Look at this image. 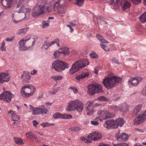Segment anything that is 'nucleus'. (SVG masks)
<instances>
[{
  "label": "nucleus",
  "mask_w": 146,
  "mask_h": 146,
  "mask_svg": "<svg viewBox=\"0 0 146 146\" xmlns=\"http://www.w3.org/2000/svg\"><path fill=\"white\" fill-rule=\"evenodd\" d=\"M69 88L72 90L73 91L74 93L75 94L77 93L78 92L77 89L75 87L71 86Z\"/></svg>",
  "instance_id": "55"
},
{
  "label": "nucleus",
  "mask_w": 146,
  "mask_h": 146,
  "mask_svg": "<svg viewBox=\"0 0 146 146\" xmlns=\"http://www.w3.org/2000/svg\"><path fill=\"white\" fill-rule=\"evenodd\" d=\"M14 97V95L9 91H5L0 95V99L4 101L7 103H10L12 98Z\"/></svg>",
  "instance_id": "10"
},
{
  "label": "nucleus",
  "mask_w": 146,
  "mask_h": 146,
  "mask_svg": "<svg viewBox=\"0 0 146 146\" xmlns=\"http://www.w3.org/2000/svg\"><path fill=\"white\" fill-rule=\"evenodd\" d=\"M128 107L126 104L120 105V111L124 114L128 111Z\"/></svg>",
  "instance_id": "25"
},
{
  "label": "nucleus",
  "mask_w": 146,
  "mask_h": 146,
  "mask_svg": "<svg viewBox=\"0 0 146 146\" xmlns=\"http://www.w3.org/2000/svg\"><path fill=\"white\" fill-rule=\"evenodd\" d=\"M31 12L32 17L36 18L43 14L44 11L40 4L37 2L35 5L32 9Z\"/></svg>",
  "instance_id": "8"
},
{
  "label": "nucleus",
  "mask_w": 146,
  "mask_h": 146,
  "mask_svg": "<svg viewBox=\"0 0 146 146\" xmlns=\"http://www.w3.org/2000/svg\"><path fill=\"white\" fill-rule=\"evenodd\" d=\"M100 45L101 47L106 51H109L110 48L108 46H106L105 45L102 44H101Z\"/></svg>",
  "instance_id": "50"
},
{
  "label": "nucleus",
  "mask_w": 146,
  "mask_h": 146,
  "mask_svg": "<svg viewBox=\"0 0 146 146\" xmlns=\"http://www.w3.org/2000/svg\"><path fill=\"white\" fill-rule=\"evenodd\" d=\"M142 107V105L139 104L133 110L132 113L133 116H135L139 112Z\"/></svg>",
  "instance_id": "24"
},
{
  "label": "nucleus",
  "mask_w": 146,
  "mask_h": 146,
  "mask_svg": "<svg viewBox=\"0 0 146 146\" xmlns=\"http://www.w3.org/2000/svg\"><path fill=\"white\" fill-rule=\"evenodd\" d=\"M37 1L40 4L44 11L48 12L53 11V1L48 2L46 0H37Z\"/></svg>",
  "instance_id": "9"
},
{
  "label": "nucleus",
  "mask_w": 146,
  "mask_h": 146,
  "mask_svg": "<svg viewBox=\"0 0 146 146\" xmlns=\"http://www.w3.org/2000/svg\"><path fill=\"white\" fill-rule=\"evenodd\" d=\"M112 61L113 62L115 63L116 64H119L120 63H119L118 60L116 59L115 58H114L112 60Z\"/></svg>",
  "instance_id": "59"
},
{
  "label": "nucleus",
  "mask_w": 146,
  "mask_h": 146,
  "mask_svg": "<svg viewBox=\"0 0 146 146\" xmlns=\"http://www.w3.org/2000/svg\"><path fill=\"white\" fill-rule=\"evenodd\" d=\"M14 39V37L13 36L11 38H7L6 39V40L8 42H10L12 41Z\"/></svg>",
  "instance_id": "64"
},
{
  "label": "nucleus",
  "mask_w": 146,
  "mask_h": 146,
  "mask_svg": "<svg viewBox=\"0 0 146 146\" xmlns=\"http://www.w3.org/2000/svg\"><path fill=\"white\" fill-rule=\"evenodd\" d=\"M9 80L10 76L8 74L0 73V83L3 84L5 82H7Z\"/></svg>",
  "instance_id": "16"
},
{
  "label": "nucleus",
  "mask_w": 146,
  "mask_h": 146,
  "mask_svg": "<svg viewBox=\"0 0 146 146\" xmlns=\"http://www.w3.org/2000/svg\"><path fill=\"white\" fill-rule=\"evenodd\" d=\"M146 119V110L141 115L139 114L134 120V124L138 125L143 123Z\"/></svg>",
  "instance_id": "12"
},
{
  "label": "nucleus",
  "mask_w": 146,
  "mask_h": 146,
  "mask_svg": "<svg viewBox=\"0 0 146 146\" xmlns=\"http://www.w3.org/2000/svg\"><path fill=\"white\" fill-rule=\"evenodd\" d=\"M71 102H69L68 103V106L66 108V110L68 111H72L73 109V106L72 105V104H70Z\"/></svg>",
  "instance_id": "35"
},
{
  "label": "nucleus",
  "mask_w": 146,
  "mask_h": 146,
  "mask_svg": "<svg viewBox=\"0 0 146 146\" xmlns=\"http://www.w3.org/2000/svg\"><path fill=\"white\" fill-rule=\"evenodd\" d=\"M139 19L142 23H143L146 22V11L140 15Z\"/></svg>",
  "instance_id": "27"
},
{
  "label": "nucleus",
  "mask_w": 146,
  "mask_h": 146,
  "mask_svg": "<svg viewBox=\"0 0 146 146\" xmlns=\"http://www.w3.org/2000/svg\"><path fill=\"white\" fill-rule=\"evenodd\" d=\"M128 138L127 134L125 133H121L117 137V139L119 141H124L127 140Z\"/></svg>",
  "instance_id": "20"
},
{
  "label": "nucleus",
  "mask_w": 146,
  "mask_h": 146,
  "mask_svg": "<svg viewBox=\"0 0 146 146\" xmlns=\"http://www.w3.org/2000/svg\"><path fill=\"white\" fill-rule=\"evenodd\" d=\"M33 125L36 127H37V125L39 124L38 122L35 120L33 121Z\"/></svg>",
  "instance_id": "61"
},
{
  "label": "nucleus",
  "mask_w": 146,
  "mask_h": 146,
  "mask_svg": "<svg viewBox=\"0 0 146 146\" xmlns=\"http://www.w3.org/2000/svg\"><path fill=\"white\" fill-rule=\"evenodd\" d=\"M23 2L21 0H19V2L18 3L16 6L17 8H19L21 5L22 3Z\"/></svg>",
  "instance_id": "60"
},
{
  "label": "nucleus",
  "mask_w": 146,
  "mask_h": 146,
  "mask_svg": "<svg viewBox=\"0 0 146 146\" xmlns=\"http://www.w3.org/2000/svg\"><path fill=\"white\" fill-rule=\"evenodd\" d=\"M83 108V103L81 102L77 106L75 107V109L78 112L82 111Z\"/></svg>",
  "instance_id": "26"
},
{
  "label": "nucleus",
  "mask_w": 146,
  "mask_h": 146,
  "mask_svg": "<svg viewBox=\"0 0 146 146\" xmlns=\"http://www.w3.org/2000/svg\"><path fill=\"white\" fill-rule=\"evenodd\" d=\"M14 141L17 144L21 145L24 143L23 139L18 137H14Z\"/></svg>",
  "instance_id": "29"
},
{
  "label": "nucleus",
  "mask_w": 146,
  "mask_h": 146,
  "mask_svg": "<svg viewBox=\"0 0 146 146\" xmlns=\"http://www.w3.org/2000/svg\"><path fill=\"white\" fill-rule=\"evenodd\" d=\"M76 4L79 7L82 6L84 3V0H76Z\"/></svg>",
  "instance_id": "36"
},
{
  "label": "nucleus",
  "mask_w": 146,
  "mask_h": 146,
  "mask_svg": "<svg viewBox=\"0 0 146 146\" xmlns=\"http://www.w3.org/2000/svg\"><path fill=\"white\" fill-rule=\"evenodd\" d=\"M29 39L30 38H29L25 40H21L19 42V49L20 50L25 51L29 48L30 46H29V48H28L27 46L25 45V42Z\"/></svg>",
  "instance_id": "17"
},
{
  "label": "nucleus",
  "mask_w": 146,
  "mask_h": 146,
  "mask_svg": "<svg viewBox=\"0 0 146 146\" xmlns=\"http://www.w3.org/2000/svg\"><path fill=\"white\" fill-rule=\"evenodd\" d=\"M31 77L29 73L28 72H23V74L21 76V78L23 82L24 83H28L29 82V80L31 79Z\"/></svg>",
  "instance_id": "15"
},
{
  "label": "nucleus",
  "mask_w": 146,
  "mask_h": 146,
  "mask_svg": "<svg viewBox=\"0 0 146 146\" xmlns=\"http://www.w3.org/2000/svg\"><path fill=\"white\" fill-rule=\"evenodd\" d=\"M27 31V29L26 28H23L21 29H20L19 30V31L17 32L16 34L17 35H20L22 33H26Z\"/></svg>",
  "instance_id": "38"
},
{
  "label": "nucleus",
  "mask_w": 146,
  "mask_h": 146,
  "mask_svg": "<svg viewBox=\"0 0 146 146\" xmlns=\"http://www.w3.org/2000/svg\"><path fill=\"white\" fill-rule=\"evenodd\" d=\"M96 136L93 138V140L97 141L100 139L102 137L100 133H97Z\"/></svg>",
  "instance_id": "45"
},
{
  "label": "nucleus",
  "mask_w": 146,
  "mask_h": 146,
  "mask_svg": "<svg viewBox=\"0 0 146 146\" xmlns=\"http://www.w3.org/2000/svg\"><path fill=\"white\" fill-rule=\"evenodd\" d=\"M52 78H53V80L54 81H57V80H60L62 79V76L60 75H57L55 76L52 77Z\"/></svg>",
  "instance_id": "46"
},
{
  "label": "nucleus",
  "mask_w": 146,
  "mask_h": 146,
  "mask_svg": "<svg viewBox=\"0 0 146 146\" xmlns=\"http://www.w3.org/2000/svg\"><path fill=\"white\" fill-rule=\"evenodd\" d=\"M115 120L112 119L107 120L104 122V126L106 129H116L117 126L115 125Z\"/></svg>",
  "instance_id": "13"
},
{
  "label": "nucleus",
  "mask_w": 146,
  "mask_h": 146,
  "mask_svg": "<svg viewBox=\"0 0 146 146\" xmlns=\"http://www.w3.org/2000/svg\"><path fill=\"white\" fill-rule=\"evenodd\" d=\"M110 108L115 111H120V105L118 106L113 105L110 106Z\"/></svg>",
  "instance_id": "30"
},
{
  "label": "nucleus",
  "mask_w": 146,
  "mask_h": 146,
  "mask_svg": "<svg viewBox=\"0 0 146 146\" xmlns=\"http://www.w3.org/2000/svg\"><path fill=\"white\" fill-rule=\"evenodd\" d=\"M59 41V40L58 39L56 38L54 40L52 41L51 43H50V46L52 44H54L55 43H57Z\"/></svg>",
  "instance_id": "54"
},
{
  "label": "nucleus",
  "mask_w": 146,
  "mask_h": 146,
  "mask_svg": "<svg viewBox=\"0 0 146 146\" xmlns=\"http://www.w3.org/2000/svg\"><path fill=\"white\" fill-rule=\"evenodd\" d=\"M90 56L92 58H96L98 57V55L93 51L91 52V53L90 54Z\"/></svg>",
  "instance_id": "39"
},
{
  "label": "nucleus",
  "mask_w": 146,
  "mask_h": 146,
  "mask_svg": "<svg viewBox=\"0 0 146 146\" xmlns=\"http://www.w3.org/2000/svg\"><path fill=\"white\" fill-rule=\"evenodd\" d=\"M30 109L32 111V114L33 115H36L40 114V108H34L31 105L29 106Z\"/></svg>",
  "instance_id": "23"
},
{
  "label": "nucleus",
  "mask_w": 146,
  "mask_h": 146,
  "mask_svg": "<svg viewBox=\"0 0 146 146\" xmlns=\"http://www.w3.org/2000/svg\"><path fill=\"white\" fill-rule=\"evenodd\" d=\"M72 117V115L70 114L67 115L66 114H62L61 118L63 119H67L71 118Z\"/></svg>",
  "instance_id": "34"
},
{
  "label": "nucleus",
  "mask_w": 146,
  "mask_h": 146,
  "mask_svg": "<svg viewBox=\"0 0 146 146\" xmlns=\"http://www.w3.org/2000/svg\"><path fill=\"white\" fill-rule=\"evenodd\" d=\"M133 3L135 5L138 4L141 2V0H131Z\"/></svg>",
  "instance_id": "53"
},
{
  "label": "nucleus",
  "mask_w": 146,
  "mask_h": 146,
  "mask_svg": "<svg viewBox=\"0 0 146 146\" xmlns=\"http://www.w3.org/2000/svg\"><path fill=\"white\" fill-rule=\"evenodd\" d=\"M91 123L92 124L95 125H97L99 124V123L98 122L96 121H91Z\"/></svg>",
  "instance_id": "63"
},
{
  "label": "nucleus",
  "mask_w": 146,
  "mask_h": 146,
  "mask_svg": "<svg viewBox=\"0 0 146 146\" xmlns=\"http://www.w3.org/2000/svg\"><path fill=\"white\" fill-rule=\"evenodd\" d=\"M31 12L32 17L36 18L43 14L44 11L40 4L37 2L35 5L32 9Z\"/></svg>",
  "instance_id": "6"
},
{
  "label": "nucleus",
  "mask_w": 146,
  "mask_h": 146,
  "mask_svg": "<svg viewBox=\"0 0 146 146\" xmlns=\"http://www.w3.org/2000/svg\"><path fill=\"white\" fill-rule=\"evenodd\" d=\"M89 63V62L88 60L84 59H80L78 61L74 62L70 70V74L75 73L78 71L80 68L88 65Z\"/></svg>",
  "instance_id": "2"
},
{
  "label": "nucleus",
  "mask_w": 146,
  "mask_h": 146,
  "mask_svg": "<svg viewBox=\"0 0 146 146\" xmlns=\"http://www.w3.org/2000/svg\"><path fill=\"white\" fill-rule=\"evenodd\" d=\"M122 82L121 78L115 76L110 78H106L103 81L104 86L108 90L116 86L118 83Z\"/></svg>",
  "instance_id": "1"
},
{
  "label": "nucleus",
  "mask_w": 146,
  "mask_h": 146,
  "mask_svg": "<svg viewBox=\"0 0 146 146\" xmlns=\"http://www.w3.org/2000/svg\"><path fill=\"white\" fill-rule=\"evenodd\" d=\"M70 53L69 48L67 47H63V54L65 55H68Z\"/></svg>",
  "instance_id": "37"
},
{
  "label": "nucleus",
  "mask_w": 146,
  "mask_h": 146,
  "mask_svg": "<svg viewBox=\"0 0 146 146\" xmlns=\"http://www.w3.org/2000/svg\"><path fill=\"white\" fill-rule=\"evenodd\" d=\"M62 114L60 113H55L53 115V117L54 118H61Z\"/></svg>",
  "instance_id": "49"
},
{
  "label": "nucleus",
  "mask_w": 146,
  "mask_h": 146,
  "mask_svg": "<svg viewBox=\"0 0 146 146\" xmlns=\"http://www.w3.org/2000/svg\"><path fill=\"white\" fill-rule=\"evenodd\" d=\"M50 46V45L49 43H46L42 45V46L41 47V48L42 49V50L43 48L45 50H47L49 48Z\"/></svg>",
  "instance_id": "40"
},
{
  "label": "nucleus",
  "mask_w": 146,
  "mask_h": 146,
  "mask_svg": "<svg viewBox=\"0 0 146 146\" xmlns=\"http://www.w3.org/2000/svg\"><path fill=\"white\" fill-rule=\"evenodd\" d=\"M69 129L72 131L77 132L80 130L81 129L80 127H76L70 128Z\"/></svg>",
  "instance_id": "44"
},
{
  "label": "nucleus",
  "mask_w": 146,
  "mask_h": 146,
  "mask_svg": "<svg viewBox=\"0 0 146 146\" xmlns=\"http://www.w3.org/2000/svg\"><path fill=\"white\" fill-rule=\"evenodd\" d=\"M81 78H83L88 77L89 76V73L88 72H83L81 74Z\"/></svg>",
  "instance_id": "51"
},
{
  "label": "nucleus",
  "mask_w": 146,
  "mask_h": 146,
  "mask_svg": "<svg viewBox=\"0 0 146 146\" xmlns=\"http://www.w3.org/2000/svg\"><path fill=\"white\" fill-rule=\"evenodd\" d=\"M88 88V94L91 96L96 93H102L103 92L102 85L98 84L89 85Z\"/></svg>",
  "instance_id": "5"
},
{
  "label": "nucleus",
  "mask_w": 146,
  "mask_h": 146,
  "mask_svg": "<svg viewBox=\"0 0 146 146\" xmlns=\"http://www.w3.org/2000/svg\"><path fill=\"white\" fill-rule=\"evenodd\" d=\"M85 109L87 112V114L88 115H91L94 112V110H93L90 109L88 107H86Z\"/></svg>",
  "instance_id": "32"
},
{
  "label": "nucleus",
  "mask_w": 146,
  "mask_h": 146,
  "mask_svg": "<svg viewBox=\"0 0 146 146\" xmlns=\"http://www.w3.org/2000/svg\"><path fill=\"white\" fill-rule=\"evenodd\" d=\"M113 146H129V145L126 143H120L117 144H113Z\"/></svg>",
  "instance_id": "47"
},
{
  "label": "nucleus",
  "mask_w": 146,
  "mask_h": 146,
  "mask_svg": "<svg viewBox=\"0 0 146 146\" xmlns=\"http://www.w3.org/2000/svg\"><path fill=\"white\" fill-rule=\"evenodd\" d=\"M31 12L32 17L36 18L43 14L44 11L40 4L37 2L35 5L32 9Z\"/></svg>",
  "instance_id": "7"
},
{
  "label": "nucleus",
  "mask_w": 146,
  "mask_h": 146,
  "mask_svg": "<svg viewBox=\"0 0 146 146\" xmlns=\"http://www.w3.org/2000/svg\"><path fill=\"white\" fill-rule=\"evenodd\" d=\"M57 12L58 15L62 16L64 15L66 13L65 10L63 7L60 8L58 9Z\"/></svg>",
  "instance_id": "28"
},
{
  "label": "nucleus",
  "mask_w": 146,
  "mask_h": 146,
  "mask_svg": "<svg viewBox=\"0 0 146 146\" xmlns=\"http://www.w3.org/2000/svg\"><path fill=\"white\" fill-rule=\"evenodd\" d=\"M120 0H111L109 2V4L111 5L114 2L115 4L118 5L119 3Z\"/></svg>",
  "instance_id": "48"
},
{
  "label": "nucleus",
  "mask_w": 146,
  "mask_h": 146,
  "mask_svg": "<svg viewBox=\"0 0 146 146\" xmlns=\"http://www.w3.org/2000/svg\"><path fill=\"white\" fill-rule=\"evenodd\" d=\"M42 28H45L46 27H48L49 24L48 23H46V22L44 21H42Z\"/></svg>",
  "instance_id": "52"
},
{
  "label": "nucleus",
  "mask_w": 146,
  "mask_h": 146,
  "mask_svg": "<svg viewBox=\"0 0 146 146\" xmlns=\"http://www.w3.org/2000/svg\"><path fill=\"white\" fill-rule=\"evenodd\" d=\"M60 55V54L56 50V51L54 54V58H56L58 56Z\"/></svg>",
  "instance_id": "57"
},
{
  "label": "nucleus",
  "mask_w": 146,
  "mask_h": 146,
  "mask_svg": "<svg viewBox=\"0 0 146 146\" xmlns=\"http://www.w3.org/2000/svg\"><path fill=\"white\" fill-rule=\"evenodd\" d=\"M70 102L71 103V104H72V105L73 107H74V108L77 106L79 104L80 102L78 100Z\"/></svg>",
  "instance_id": "41"
},
{
  "label": "nucleus",
  "mask_w": 146,
  "mask_h": 146,
  "mask_svg": "<svg viewBox=\"0 0 146 146\" xmlns=\"http://www.w3.org/2000/svg\"><path fill=\"white\" fill-rule=\"evenodd\" d=\"M13 0H1V3L5 9L11 8L12 7Z\"/></svg>",
  "instance_id": "18"
},
{
  "label": "nucleus",
  "mask_w": 146,
  "mask_h": 146,
  "mask_svg": "<svg viewBox=\"0 0 146 146\" xmlns=\"http://www.w3.org/2000/svg\"><path fill=\"white\" fill-rule=\"evenodd\" d=\"M35 90L36 88L32 85H25L22 88L21 95L23 97H29L34 93Z\"/></svg>",
  "instance_id": "3"
},
{
  "label": "nucleus",
  "mask_w": 146,
  "mask_h": 146,
  "mask_svg": "<svg viewBox=\"0 0 146 146\" xmlns=\"http://www.w3.org/2000/svg\"><path fill=\"white\" fill-rule=\"evenodd\" d=\"M40 114H45L47 113L48 111V110L46 108H40Z\"/></svg>",
  "instance_id": "33"
},
{
  "label": "nucleus",
  "mask_w": 146,
  "mask_h": 146,
  "mask_svg": "<svg viewBox=\"0 0 146 146\" xmlns=\"http://www.w3.org/2000/svg\"><path fill=\"white\" fill-rule=\"evenodd\" d=\"M121 5H123L122 8L123 11L129 8L131 6L130 3L127 0H123L121 1Z\"/></svg>",
  "instance_id": "19"
},
{
  "label": "nucleus",
  "mask_w": 146,
  "mask_h": 146,
  "mask_svg": "<svg viewBox=\"0 0 146 146\" xmlns=\"http://www.w3.org/2000/svg\"><path fill=\"white\" fill-rule=\"evenodd\" d=\"M141 80V78L139 77L138 78L136 77H131L128 81V84L130 86H137Z\"/></svg>",
  "instance_id": "14"
},
{
  "label": "nucleus",
  "mask_w": 146,
  "mask_h": 146,
  "mask_svg": "<svg viewBox=\"0 0 146 146\" xmlns=\"http://www.w3.org/2000/svg\"><path fill=\"white\" fill-rule=\"evenodd\" d=\"M68 68V64L61 60H57L55 61L52 64V69H54L58 72H61L66 68Z\"/></svg>",
  "instance_id": "4"
},
{
  "label": "nucleus",
  "mask_w": 146,
  "mask_h": 146,
  "mask_svg": "<svg viewBox=\"0 0 146 146\" xmlns=\"http://www.w3.org/2000/svg\"><path fill=\"white\" fill-rule=\"evenodd\" d=\"M54 124H49L48 122H46L44 123H42L40 124V125L42 126L43 127H46L50 126L52 125H53Z\"/></svg>",
  "instance_id": "42"
},
{
  "label": "nucleus",
  "mask_w": 146,
  "mask_h": 146,
  "mask_svg": "<svg viewBox=\"0 0 146 146\" xmlns=\"http://www.w3.org/2000/svg\"><path fill=\"white\" fill-rule=\"evenodd\" d=\"M19 117L18 115H12V120L15 121L13 123L14 124H17L18 122V120L19 119Z\"/></svg>",
  "instance_id": "31"
},
{
  "label": "nucleus",
  "mask_w": 146,
  "mask_h": 146,
  "mask_svg": "<svg viewBox=\"0 0 146 146\" xmlns=\"http://www.w3.org/2000/svg\"><path fill=\"white\" fill-rule=\"evenodd\" d=\"M93 103L94 102L93 101H89L87 102L86 104H88V106L89 107H91Z\"/></svg>",
  "instance_id": "62"
},
{
  "label": "nucleus",
  "mask_w": 146,
  "mask_h": 146,
  "mask_svg": "<svg viewBox=\"0 0 146 146\" xmlns=\"http://www.w3.org/2000/svg\"><path fill=\"white\" fill-rule=\"evenodd\" d=\"M141 93L143 95L146 96V86L143 88V90L141 92Z\"/></svg>",
  "instance_id": "56"
},
{
  "label": "nucleus",
  "mask_w": 146,
  "mask_h": 146,
  "mask_svg": "<svg viewBox=\"0 0 146 146\" xmlns=\"http://www.w3.org/2000/svg\"><path fill=\"white\" fill-rule=\"evenodd\" d=\"M62 7V5L61 3V0H58L56 2H55L54 3L53 2V5L52 6L53 11L55 12L56 11V9H58L61 8Z\"/></svg>",
  "instance_id": "22"
},
{
  "label": "nucleus",
  "mask_w": 146,
  "mask_h": 146,
  "mask_svg": "<svg viewBox=\"0 0 146 146\" xmlns=\"http://www.w3.org/2000/svg\"><path fill=\"white\" fill-rule=\"evenodd\" d=\"M115 125H117V128L118 126L122 127L124 124L125 121L124 119L121 118H119L115 120Z\"/></svg>",
  "instance_id": "21"
},
{
  "label": "nucleus",
  "mask_w": 146,
  "mask_h": 146,
  "mask_svg": "<svg viewBox=\"0 0 146 146\" xmlns=\"http://www.w3.org/2000/svg\"><path fill=\"white\" fill-rule=\"evenodd\" d=\"M97 100H99L100 101H106L108 100L107 98L105 96H101L98 97Z\"/></svg>",
  "instance_id": "43"
},
{
  "label": "nucleus",
  "mask_w": 146,
  "mask_h": 146,
  "mask_svg": "<svg viewBox=\"0 0 146 146\" xmlns=\"http://www.w3.org/2000/svg\"><path fill=\"white\" fill-rule=\"evenodd\" d=\"M5 46V42H3L1 47V50L2 51L6 50V48L4 47Z\"/></svg>",
  "instance_id": "58"
},
{
  "label": "nucleus",
  "mask_w": 146,
  "mask_h": 146,
  "mask_svg": "<svg viewBox=\"0 0 146 146\" xmlns=\"http://www.w3.org/2000/svg\"><path fill=\"white\" fill-rule=\"evenodd\" d=\"M97 113L100 117L101 119H106L108 118H111L113 117V115L111 114L110 113L109 111L99 110L98 111Z\"/></svg>",
  "instance_id": "11"
}]
</instances>
